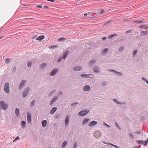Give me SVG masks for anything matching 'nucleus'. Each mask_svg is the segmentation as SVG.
<instances>
[{
	"mask_svg": "<svg viewBox=\"0 0 148 148\" xmlns=\"http://www.w3.org/2000/svg\"><path fill=\"white\" fill-rule=\"evenodd\" d=\"M19 139H20V138L19 136H17L15 139L14 140L13 142H14L16 141V140H17Z\"/></svg>",
	"mask_w": 148,
	"mask_h": 148,
	"instance_id": "49",
	"label": "nucleus"
},
{
	"mask_svg": "<svg viewBox=\"0 0 148 148\" xmlns=\"http://www.w3.org/2000/svg\"><path fill=\"white\" fill-rule=\"evenodd\" d=\"M123 49V46L121 47L119 49V50L120 51H122Z\"/></svg>",
	"mask_w": 148,
	"mask_h": 148,
	"instance_id": "52",
	"label": "nucleus"
},
{
	"mask_svg": "<svg viewBox=\"0 0 148 148\" xmlns=\"http://www.w3.org/2000/svg\"><path fill=\"white\" fill-rule=\"evenodd\" d=\"M70 118V116L69 115H67L66 116V117L65 118L64 121V124L65 127H66L68 124L69 122V119Z\"/></svg>",
	"mask_w": 148,
	"mask_h": 148,
	"instance_id": "6",
	"label": "nucleus"
},
{
	"mask_svg": "<svg viewBox=\"0 0 148 148\" xmlns=\"http://www.w3.org/2000/svg\"><path fill=\"white\" fill-rule=\"evenodd\" d=\"M45 37L44 35H42L37 37L36 40H39L40 41L43 39L45 38Z\"/></svg>",
	"mask_w": 148,
	"mask_h": 148,
	"instance_id": "16",
	"label": "nucleus"
},
{
	"mask_svg": "<svg viewBox=\"0 0 148 148\" xmlns=\"http://www.w3.org/2000/svg\"><path fill=\"white\" fill-rule=\"evenodd\" d=\"M32 64V62L31 61H28L27 62V66L30 67L31 66Z\"/></svg>",
	"mask_w": 148,
	"mask_h": 148,
	"instance_id": "32",
	"label": "nucleus"
},
{
	"mask_svg": "<svg viewBox=\"0 0 148 148\" xmlns=\"http://www.w3.org/2000/svg\"><path fill=\"white\" fill-rule=\"evenodd\" d=\"M93 71L95 72L99 73L100 72V68L97 66H95L93 68Z\"/></svg>",
	"mask_w": 148,
	"mask_h": 148,
	"instance_id": "9",
	"label": "nucleus"
},
{
	"mask_svg": "<svg viewBox=\"0 0 148 148\" xmlns=\"http://www.w3.org/2000/svg\"><path fill=\"white\" fill-rule=\"evenodd\" d=\"M57 109V108L56 107L53 108L51 110L50 112V114H53L56 111Z\"/></svg>",
	"mask_w": 148,
	"mask_h": 148,
	"instance_id": "18",
	"label": "nucleus"
},
{
	"mask_svg": "<svg viewBox=\"0 0 148 148\" xmlns=\"http://www.w3.org/2000/svg\"><path fill=\"white\" fill-rule=\"evenodd\" d=\"M90 89V86L88 85H86L83 88V90L85 91H89Z\"/></svg>",
	"mask_w": 148,
	"mask_h": 148,
	"instance_id": "11",
	"label": "nucleus"
},
{
	"mask_svg": "<svg viewBox=\"0 0 148 148\" xmlns=\"http://www.w3.org/2000/svg\"><path fill=\"white\" fill-rule=\"evenodd\" d=\"M108 71H109L111 72L114 73H115L116 75H119L120 76H122L123 75V74L121 73L118 72L114 70L109 69Z\"/></svg>",
	"mask_w": 148,
	"mask_h": 148,
	"instance_id": "8",
	"label": "nucleus"
},
{
	"mask_svg": "<svg viewBox=\"0 0 148 148\" xmlns=\"http://www.w3.org/2000/svg\"><path fill=\"white\" fill-rule=\"evenodd\" d=\"M129 136H130V137L131 138H134V136L132 134L130 133L129 134Z\"/></svg>",
	"mask_w": 148,
	"mask_h": 148,
	"instance_id": "47",
	"label": "nucleus"
},
{
	"mask_svg": "<svg viewBox=\"0 0 148 148\" xmlns=\"http://www.w3.org/2000/svg\"><path fill=\"white\" fill-rule=\"evenodd\" d=\"M82 67L80 66H76L74 67L73 68V71H80L82 70Z\"/></svg>",
	"mask_w": 148,
	"mask_h": 148,
	"instance_id": "7",
	"label": "nucleus"
},
{
	"mask_svg": "<svg viewBox=\"0 0 148 148\" xmlns=\"http://www.w3.org/2000/svg\"><path fill=\"white\" fill-rule=\"evenodd\" d=\"M59 117V116L58 115H57L56 116V119H58Z\"/></svg>",
	"mask_w": 148,
	"mask_h": 148,
	"instance_id": "62",
	"label": "nucleus"
},
{
	"mask_svg": "<svg viewBox=\"0 0 148 148\" xmlns=\"http://www.w3.org/2000/svg\"><path fill=\"white\" fill-rule=\"evenodd\" d=\"M78 104V103L77 102H75L71 104V106L72 107L75 106L77 104Z\"/></svg>",
	"mask_w": 148,
	"mask_h": 148,
	"instance_id": "39",
	"label": "nucleus"
},
{
	"mask_svg": "<svg viewBox=\"0 0 148 148\" xmlns=\"http://www.w3.org/2000/svg\"><path fill=\"white\" fill-rule=\"evenodd\" d=\"M0 110L2 108L4 110H6L8 107V104L4 101H1L0 102Z\"/></svg>",
	"mask_w": 148,
	"mask_h": 148,
	"instance_id": "1",
	"label": "nucleus"
},
{
	"mask_svg": "<svg viewBox=\"0 0 148 148\" xmlns=\"http://www.w3.org/2000/svg\"><path fill=\"white\" fill-rule=\"evenodd\" d=\"M56 91V90L55 89L53 90L52 91L49 93L48 95L49 96L51 97V96Z\"/></svg>",
	"mask_w": 148,
	"mask_h": 148,
	"instance_id": "25",
	"label": "nucleus"
},
{
	"mask_svg": "<svg viewBox=\"0 0 148 148\" xmlns=\"http://www.w3.org/2000/svg\"><path fill=\"white\" fill-rule=\"evenodd\" d=\"M96 60H92L90 61L89 63V65L90 66H92L93 64L96 63Z\"/></svg>",
	"mask_w": 148,
	"mask_h": 148,
	"instance_id": "15",
	"label": "nucleus"
},
{
	"mask_svg": "<svg viewBox=\"0 0 148 148\" xmlns=\"http://www.w3.org/2000/svg\"><path fill=\"white\" fill-rule=\"evenodd\" d=\"M101 136V133L99 132H97L95 134L94 136L97 138L100 137Z\"/></svg>",
	"mask_w": 148,
	"mask_h": 148,
	"instance_id": "14",
	"label": "nucleus"
},
{
	"mask_svg": "<svg viewBox=\"0 0 148 148\" xmlns=\"http://www.w3.org/2000/svg\"><path fill=\"white\" fill-rule=\"evenodd\" d=\"M29 90V88L27 87L26 88L24 91L23 92L22 96L23 98L25 97L27 95Z\"/></svg>",
	"mask_w": 148,
	"mask_h": 148,
	"instance_id": "4",
	"label": "nucleus"
},
{
	"mask_svg": "<svg viewBox=\"0 0 148 148\" xmlns=\"http://www.w3.org/2000/svg\"><path fill=\"white\" fill-rule=\"evenodd\" d=\"M137 50H135L133 52V55L134 56L136 55L137 53Z\"/></svg>",
	"mask_w": 148,
	"mask_h": 148,
	"instance_id": "46",
	"label": "nucleus"
},
{
	"mask_svg": "<svg viewBox=\"0 0 148 148\" xmlns=\"http://www.w3.org/2000/svg\"><path fill=\"white\" fill-rule=\"evenodd\" d=\"M11 60L10 58H6L5 60V63H8L10 62V60Z\"/></svg>",
	"mask_w": 148,
	"mask_h": 148,
	"instance_id": "38",
	"label": "nucleus"
},
{
	"mask_svg": "<svg viewBox=\"0 0 148 148\" xmlns=\"http://www.w3.org/2000/svg\"><path fill=\"white\" fill-rule=\"evenodd\" d=\"M36 7L37 8H41L42 7L40 5H37L36 6Z\"/></svg>",
	"mask_w": 148,
	"mask_h": 148,
	"instance_id": "59",
	"label": "nucleus"
},
{
	"mask_svg": "<svg viewBox=\"0 0 148 148\" xmlns=\"http://www.w3.org/2000/svg\"><path fill=\"white\" fill-rule=\"evenodd\" d=\"M141 79L144 82H146V83L147 84H148V81L146 79H145V78L144 77H142Z\"/></svg>",
	"mask_w": 148,
	"mask_h": 148,
	"instance_id": "37",
	"label": "nucleus"
},
{
	"mask_svg": "<svg viewBox=\"0 0 148 148\" xmlns=\"http://www.w3.org/2000/svg\"><path fill=\"white\" fill-rule=\"evenodd\" d=\"M21 127L24 129L25 128L26 125V122L24 121H22L21 123Z\"/></svg>",
	"mask_w": 148,
	"mask_h": 148,
	"instance_id": "23",
	"label": "nucleus"
},
{
	"mask_svg": "<svg viewBox=\"0 0 148 148\" xmlns=\"http://www.w3.org/2000/svg\"><path fill=\"white\" fill-rule=\"evenodd\" d=\"M59 69L57 68L54 69L50 73L49 75L51 76L54 75L58 71Z\"/></svg>",
	"mask_w": 148,
	"mask_h": 148,
	"instance_id": "5",
	"label": "nucleus"
},
{
	"mask_svg": "<svg viewBox=\"0 0 148 148\" xmlns=\"http://www.w3.org/2000/svg\"><path fill=\"white\" fill-rule=\"evenodd\" d=\"M35 103V100H33L32 101L31 103L30 104V107L32 108L34 106Z\"/></svg>",
	"mask_w": 148,
	"mask_h": 148,
	"instance_id": "28",
	"label": "nucleus"
},
{
	"mask_svg": "<svg viewBox=\"0 0 148 148\" xmlns=\"http://www.w3.org/2000/svg\"><path fill=\"white\" fill-rule=\"evenodd\" d=\"M58 47V46L56 45H52L51 46H49V49H51V48H55Z\"/></svg>",
	"mask_w": 148,
	"mask_h": 148,
	"instance_id": "34",
	"label": "nucleus"
},
{
	"mask_svg": "<svg viewBox=\"0 0 148 148\" xmlns=\"http://www.w3.org/2000/svg\"><path fill=\"white\" fill-rule=\"evenodd\" d=\"M89 110H82L78 113V115L80 116H84L86 115L89 112Z\"/></svg>",
	"mask_w": 148,
	"mask_h": 148,
	"instance_id": "3",
	"label": "nucleus"
},
{
	"mask_svg": "<svg viewBox=\"0 0 148 148\" xmlns=\"http://www.w3.org/2000/svg\"><path fill=\"white\" fill-rule=\"evenodd\" d=\"M67 142L66 141H64L63 143L62 144V148H64L66 146L67 144Z\"/></svg>",
	"mask_w": 148,
	"mask_h": 148,
	"instance_id": "26",
	"label": "nucleus"
},
{
	"mask_svg": "<svg viewBox=\"0 0 148 148\" xmlns=\"http://www.w3.org/2000/svg\"><path fill=\"white\" fill-rule=\"evenodd\" d=\"M145 26V25H141L139 26V28H143Z\"/></svg>",
	"mask_w": 148,
	"mask_h": 148,
	"instance_id": "55",
	"label": "nucleus"
},
{
	"mask_svg": "<svg viewBox=\"0 0 148 148\" xmlns=\"http://www.w3.org/2000/svg\"><path fill=\"white\" fill-rule=\"evenodd\" d=\"M116 35V34H113L108 36V38L109 39H111L113 38L114 36Z\"/></svg>",
	"mask_w": 148,
	"mask_h": 148,
	"instance_id": "27",
	"label": "nucleus"
},
{
	"mask_svg": "<svg viewBox=\"0 0 148 148\" xmlns=\"http://www.w3.org/2000/svg\"><path fill=\"white\" fill-rule=\"evenodd\" d=\"M107 38L106 37H103L102 39L103 40H106V39Z\"/></svg>",
	"mask_w": 148,
	"mask_h": 148,
	"instance_id": "61",
	"label": "nucleus"
},
{
	"mask_svg": "<svg viewBox=\"0 0 148 148\" xmlns=\"http://www.w3.org/2000/svg\"><path fill=\"white\" fill-rule=\"evenodd\" d=\"M23 86V85L20 84L18 87V88L19 90H21Z\"/></svg>",
	"mask_w": 148,
	"mask_h": 148,
	"instance_id": "40",
	"label": "nucleus"
},
{
	"mask_svg": "<svg viewBox=\"0 0 148 148\" xmlns=\"http://www.w3.org/2000/svg\"><path fill=\"white\" fill-rule=\"evenodd\" d=\"M58 97L57 96H55L52 99L49 103L50 105H51L53 104V103L57 99Z\"/></svg>",
	"mask_w": 148,
	"mask_h": 148,
	"instance_id": "12",
	"label": "nucleus"
},
{
	"mask_svg": "<svg viewBox=\"0 0 148 148\" xmlns=\"http://www.w3.org/2000/svg\"><path fill=\"white\" fill-rule=\"evenodd\" d=\"M80 77H81L86 78L87 74H82L80 75Z\"/></svg>",
	"mask_w": 148,
	"mask_h": 148,
	"instance_id": "36",
	"label": "nucleus"
},
{
	"mask_svg": "<svg viewBox=\"0 0 148 148\" xmlns=\"http://www.w3.org/2000/svg\"><path fill=\"white\" fill-rule=\"evenodd\" d=\"M101 84L103 86H106V82H102L101 83Z\"/></svg>",
	"mask_w": 148,
	"mask_h": 148,
	"instance_id": "45",
	"label": "nucleus"
},
{
	"mask_svg": "<svg viewBox=\"0 0 148 148\" xmlns=\"http://www.w3.org/2000/svg\"><path fill=\"white\" fill-rule=\"evenodd\" d=\"M97 122L95 121H92L91 122L89 123L88 124V126L89 127H92L95 126L97 124Z\"/></svg>",
	"mask_w": 148,
	"mask_h": 148,
	"instance_id": "13",
	"label": "nucleus"
},
{
	"mask_svg": "<svg viewBox=\"0 0 148 148\" xmlns=\"http://www.w3.org/2000/svg\"><path fill=\"white\" fill-rule=\"evenodd\" d=\"M63 92L61 91L59 92L58 94V95L59 96H61L63 95Z\"/></svg>",
	"mask_w": 148,
	"mask_h": 148,
	"instance_id": "50",
	"label": "nucleus"
},
{
	"mask_svg": "<svg viewBox=\"0 0 148 148\" xmlns=\"http://www.w3.org/2000/svg\"><path fill=\"white\" fill-rule=\"evenodd\" d=\"M103 124L105 126L107 127H110V126L109 125H108L105 122H103Z\"/></svg>",
	"mask_w": 148,
	"mask_h": 148,
	"instance_id": "42",
	"label": "nucleus"
},
{
	"mask_svg": "<svg viewBox=\"0 0 148 148\" xmlns=\"http://www.w3.org/2000/svg\"><path fill=\"white\" fill-rule=\"evenodd\" d=\"M135 134H140L141 133V132L139 131H136L135 132Z\"/></svg>",
	"mask_w": 148,
	"mask_h": 148,
	"instance_id": "53",
	"label": "nucleus"
},
{
	"mask_svg": "<svg viewBox=\"0 0 148 148\" xmlns=\"http://www.w3.org/2000/svg\"><path fill=\"white\" fill-rule=\"evenodd\" d=\"M16 70V67H14L13 68V71L14 72Z\"/></svg>",
	"mask_w": 148,
	"mask_h": 148,
	"instance_id": "56",
	"label": "nucleus"
},
{
	"mask_svg": "<svg viewBox=\"0 0 148 148\" xmlns=\"http://www.w3.org/2000/svg\"><path fill=\"white\" fill-rule=\"evenodd\" d=\"M44 7L45 8H49V7L48 6L45 5L44 6Z\"/></svg>",
	"mask_w": 148,
	"mask_h": 148,
	"instance_id": "63",
	"label": "nucleus"
},
{
	"mask_svg": "<svg viewBox=\"0 0 148 148\" xmlns=\"http://www.w3.org/2000/svg\"><path fill=\"white\" fill-rule=\"evenodd\" d=\"M126 33H131V31L130 30H129L127 31L126 32Z\"/></svg>",
	"mask_w": 148,
	"mask_h": 148,
	"instance_id": "57",
	"label": "nucleus"
},
{
	"mask_svg": "<svg viewBox=\"0 0 148 148\" xmlns=\"http://www.w3.org/2000/svg\"><path fill=\"white\" fill-rule=\"evenodd\" d=\"M62 58L61 57H60L58 60L57 62H60L62 60Z\"/></svg>",
	"mask_w": 148,
	"mask_h": 148,
	"instance_id": "48",
	"label": "nucleus"
},
{
	"mask_svg": "<svg viewBox=\"0 0 148 148\" xmlns=\"http://www.w3.org/2000/svg\"><path fill=\"white\" fill-rule=\"evenodd\" d=\"M19 110L18 108H16L15 110V114L16 116H18L19 115Z\"/></svg>",
	"mask_w": 148,
	"mask_h": 148,
	"instance_id": "24",
	"label": "nucleus"
},
{
	"mask_svg": "<svg viewBox=\"0 0 148 148\" xmlns=\"http://www.w3.org/2000/svg\"><path fill=\"white\" fill-rule=\"evenodd\" d=\"M41 123L42 127H45L46 125L47 124V121L46 120H43L42 121Z\"/></svg>",
	"mask_w": 148,
	"mask_h": 148,
	"instance_id": "20",
	"label": "nucleus"
},
{
	"mask_svg": "<svg viewBox=\"0 0 148 148\" xmlns=\"http://www.w3.org/2000/svg\"><path fill=\"white\" fill-rule=\"evenodd\" d=\"M108 48H105L102 51V52L103 53H106L108 51Z\"/></svg>",
	"mask_w": 148,
	"mask_h": 148,
	"instance_id": "35",
	"label": "nucleus"
},
{
	"mask_svg": "<svg viewBox=\"0 0 148 148\" xmlns=\"http://www.w3.org/2000/svg\"><path fill=\"white\" fill-rule=\"evenodd\" d=\"M46 65V64L45 63H42L40 65V67L41 69L44 68Z\"/></svg>",
	"mask_w": 148,
	"mask_h": 148,
	"instance_id": "29",
	"label": "nucleus"
},
{
	"mask_svg": "<svg viewBox=\"0 0 148 148\" xmlns=\"http://www.w3.org/2000/svg\"><path fill=\"white\" fill-rule=\"evenodd\" d=\"M4 90L5 92L8 94L10 92V85L8 82H6L4 86Z\"/></svg>",
	"mask_w": 148,
	"mask_h": 148,
	"instance_id": "2",
	"label": "nucleus"
},
{
	"mask_svg": "<svg viewBox=\"0 0 148 148\" xmlns=\"http://www.w3.org/2000/svg\"><path fill=\"white\" fill-rule=\"evenodd\" d=\"M77 145V143L76 142H74V145L73 148H76Z\"/></svg>",
	"mask_w": 148,
	"mask_h": 148,
	"instance_id": "41",
	"label": "nucleus"
},
{
	"mask_svg": "<svg viewBox=\"0 0 148 148\" xmlns=\"http://www.w3.org/2000/svg\"><path fill=\"white\" fill-rule=\"evenodd\" d=\"M143 22V20H141L140 21H134V22L136 23H137L138 24H140L141 23H142Z\"/></svg>",
	"mask_w": 148,
	"mask_h": 148,
	"instance_id": "33",
	"label": "nucleus"
},
{
	"mask_svg": "<svg viewBox=\"0 0 148 148\" xmlns=\"http://www.w3.org/2000/svg\"><path fill=\"white\" fill-rule=\"evenodd\" d=\"M68 51H65L64 52L63 55V57L62 58L63 59H65L66 58L68 54Z\"/></svg>",
	"mask_w": 148,
	"mask_h": 148,
	"instance_id": "22",
	"label": "nucleus"
},
{
	"mask_svg": "<svg viewBox=\"0 0 148 148\" xmlns=\"http://www.w3.org/2000/svg\"><path fill=\"white\" fill-rule=\"evenodd\" d=\"M113 101H114L115 102V103H117V102H118V100H117L116 99H113Z\"/></svg>",
	"mask_w": 148,
	"mask_h": 148,
	"instance_id": "58",
	"label": "nucleus"
},
{
	"mask_svg": "<svg viewBox=\"0 0 148 148\" xmlns=\"http://www.w3.org/2000/svg\"><path fill=\"white\" fill-rule=\"evenodd\" d=\"M105 11V10L103 9H101L100 10L101 13L100 14H102Z\"/></svg>",
	"mask_w": 148,
	"mask_h": 148,
	"instance_id": "54",
	"label": "nucleus"
},
{
	"mask_svg": "<svg viewBox=\"0 0 148 148\" xmlns=\"http://www.w3.org/2000/svg\"><path fill=\"white\" fill-rule=\"evenodd\" d=\"M89 120V119L88 118H86L84 119L82 122V125H84L85 124L88 122Z\"/></svg>",
	"mask_w": 148,
	"mask_h": 148,
	"instance_id": "21",
	"label": "nucleus"
},
{
	"mask_svg": "<svg viewBox=\"0 0 148 148\" xmlns=\"http://www.w3.org/2000/svg\"><path fill=\"white\" fill-rule=\"evenodd\" d=\"M117 103L118 104H125V102L122 103V102H120L119 101H118V102Z\"/></svg>",
	"mask_w": 148,
	"mask_h": 148,
	"instance_id": "51",
	"label": "nucleus"
},
{
	"mask_svg": "<svg viewBox=\"0 0 148 148\" xmlns=\"http://www.w3.org/2000/svg\"><path fill=\"white\" fill-rule=\"evenodd\" d=\"M26 82V81L25 80H23L21 82L20 84H22L23 86L25 85Z\"/></svg>",
	"mask_w": 148,
	"mask_h": 148,
	"instance_id": "31",
	"label": "nucleus"
},
{
	"mask_svg": "<svg viewBox=\"0 0 148 148\" xmlns=\"http://www.w3.org/2000/svg\"><path fill=\"white\" fill-rule=\"evenodd\" d=\"M103 143H104V144H108V145H109L111 146H113L114 147H115V148H118V146H117L114 145L111 143H107L105 142H102Z\"/></svg>",
	"mask_w": 148,
	"mask_h": 148,
	"instance_id": "19",
	"label": "nucleus"
},
{
	"mask_svg": "<svg viewBox=\"0 0 148 148\" xmlns=\"http://www.w3.org/2000/svg\"><path fill=\"white\" fill-rule=\"evenodd\" d=\"M140 34H143V35H146L147 34V33L144 31H141L140 32Z\"/></svg>",
	"mask_w": 148,
	"mask_h": 148,
	"instance_id": "44",
	"label": "nucleus"
},
{
	"mask_svg": "<svg viewBox=\"0 0 148 148\" xmlns=\"http://www.w3.org/2000/svg\"><path fill=\"white\" fill-rule=\"evenodd\" d=\"M27 121L29 123H31V114L29 112H27Z\"/></svg>",
	"mask_w": 148,
	"mask_h": 148,
	"instance_id": "10",
	"label": "nucleus"
},
{
	"mask_svg": "<svg viewBox=\"0 0 148 148\" xmlns=\"http://www.w3.org/2000/svg\"><path fill=\"white\" fill-rule=\"evenodd\" d=\"M134 148H139V147L138 146H135Z\"/></svg>",
	"mask_w": 148,
	"mask_h": 148,
	"instance_id": "64",
	"label": "nucleus"
},
{
	"mask_svg": "<svg viewBox=\"0 0 148 148\" xmlns=\"http://www.w3.org/2000/svg\"><path fill=\"white\" fill-rule=\"evenodd\" d=\"M115 125H116V126L119 129V130H121V128L119 127V125L118 124V123H117L116 122H115Z\"/></svg>",
	"mask_w": 148,
	"mask_h": 148,
	"instance_id": "43",
	"label": "nucleus"
},
{
	"mask_svg": "<svg viewBox=\"0 0 148 148\" xmlns=\"http://www.w3.org/2000/svg\"><path fill=\"white\" fill-rule=\"evenodd\" d=\"M47 1H50L51 2H54L55 0H47Z\"/></svg>",
	"mask_w": 148,
	"mask_h": 148,
	"instance_id": "60",
	"label": "nucleus"
},
{
	"mask_svg": "<svg viewBox=\"0 0 148 148\" xmlns=\"http://www.w3.org/2000/svg\"><path fill=\"white\" fill-rule=\"evenodd\" d=\"M95 77L94 75L92 74H87L86 78L92 79Z\"/></svg>",
	"mask_w": 148,
	"mask_h": 148,
	"instance_id": "17",
	"label": "nucleus"
},
{
	"mask_svg": "<svg viewBox=\"0 0 148 148\" xmlns=\"http://www.w3.org/2000/svg\"><path fill=\"white\" fill-rule=\"evenodd\" d=\"M66 39L64 38H60L58 39V41L59 42L61 41L65 40Z\"/></svg>",
	"mask_w": 148,
	"mask_h": 148,
	"instance_id": "30",
	"label": "nucleus"
}]
</instances>
